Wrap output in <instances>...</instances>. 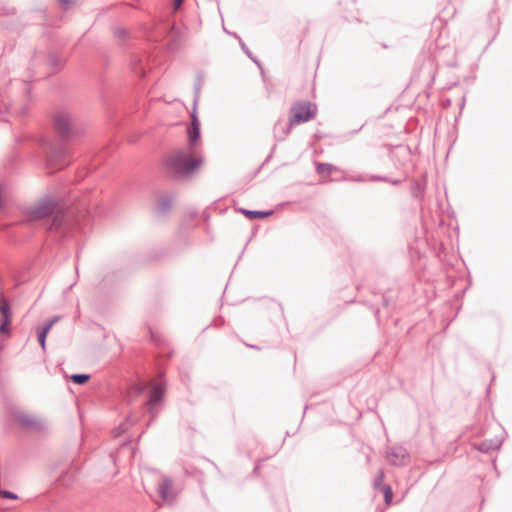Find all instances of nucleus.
I'll return each instance as SVG.
<instances>
[{
    "label": "nucleus",
    "instance_id": "nucleus-1",
    "mask_svg": "<svg viewBox=\"0 0 512 512\" xmlns=\"http://www.w3.org/2000/svg\"><path fill=\"white\" fill-rule=\"evenodd\" d=\"M52 224L49 228L50 233L62 238L76 236L83 230L82 225L77 219H74L71 212H64L59 206V202L54 197H45L29 208L27 212L28 219L31 221L44 219L54 214Z\"/></svg>",
    "mask_w": 512,
    "mask_h": 512
},
{
    "label": "nucleus",
    "instance_id": "nucleus-2",
    "mask_svg": "<svg viewBox=\"0 0 512 512\" xmlns=\"http://www.w3.org/2000/svg\"><path fill=\"white\" fill-rule=\"evenodd\" d=\"M204 163L201 150L182 148L171 152L165 159V171L169 178L175 181L192 179Z\"/></svg>",
    "mask_w": 512,
    "mask_h": 512
},
{
    "label": "nucleus",
    "instance_id": "nucleus-3",
    "mask_svg": "<svg viewBox=\"0 0 512 512\" xmlns=\"http://www.w3.org/2000/svg\"><path fill=\"white\" fill-rule=\"evenodd\" d=\"M317 114V106L310 101H297L290 108L289 126L293 127L313 120Z\"/></svg>",
    "mask_w": 512,
    "mask_h": 512
},
{
    "label": "nucleus",
    "instance_id": "nucleus-4",
    "mask_svg": "<svg viewBox=\"0 0 512 512\" xmlns=\"http://www.w3.org/2000/svg\"><path fill=\"white\" fill-rule=\"evenodd\" d=\"M54 128L58 134L67 139L73 134V117L66 111L61 110L55 113L53 117Z\"/></svg>",
    "mask_w": 512,
    "mask_h": 512
},
{
    "label": "nucleus",
    "instance_id": "nucleus-5",
    "mask_svg": "<svg viewBox=\"0 0 512 512\" xmlns=\"http://www.w3.org/2000/svg\"><path fill=\"white\" fill-rule=\"evenodd\" d=\"M386 459L393 466H407L410 463V454L402 445H392L386 449Z\"/></svg>",
    "mask_w": 512,
    "mask_h": 512
},
{
    "label": "nucleus",
    "instance_id": "nucleus-6",
    "mask_svg": "<svg viewBox=\"0 0 512 512\" xmlns=\"http://www.w3.org/2000/svg\"><path fill=\"white\" fill-rule=\"evenodd\" d=\"M68 163L65 160V151L62 147L52 148L50 147L46 156V166L53 173L55 170H60L67 166Z\"/></svg>",
    "mask_w": 512,
    "mask_h": 512
},
{
    "label": "nucleus",
    "instance_id": "nucleus-7",
    "mask_svg": "<svg viewBox=\"0 0 512 512\" xmlns=\"http://www.w3.org/2000/svg\"><path fill=\"white\" fill-rule=\"evenodd\" d=\"M158 493L163 502L171 503L176 493L173 487V480L168 476H163L161 482L158 485Z\"/></svg>",
    "mask_w": 512,
    "mask_h": 512
},
{
    "label": "nucleus",
    "instance_id": "nucleus-8",
    "mask_svg": "<svg viewBox=\"0 0 512 512\" xmlns=\"http://www.w3.org/2000/svg\"><path fill=\"white\" fill-rule=\"evenodd\" d=\"M164 395V388L161 384L155 385L149 394V400H148V409L149 412L155 416L154 412V406L157 405L163 398Z\"/></svg>",
    "mask_w": 512,
    "mask_h": 512
},
{
    "label": "nucleus",
    "instance_id": "nucleus-9",
    "mask_svg": "<svg viewBox=\"0 0 512 512\" xmlns=\"http://www.w3.org/2000/svg\"><path fill=\"white\" fill-rule=\"evenodd\" d=\"M17 420L20 425L26 429L41 430L43 427L41 421L38 418L24 413L18 414Z\"/></svg>",
    "mask_w": 512,
    "mask_h": 512
},
{
    "label": "nucleus",
    "instance_id": "nucleus-10",
    "mask_svg": "<svg viewBox=\"0 0 512 512\" xmlns=\"http://www.w3.org/2000/svg\"><path fill=\"white\" fill-rule=\"evenodd\" d=\"M200 138V126H190L188 129V145L187 148L193 150H201L202 143Z\"/></svg>",
    "mask_w": 512,
    "mask_h": 512
},
{
    "label": "nucleus",
    "instance_id": "nucleus-11",
    "mask_svg": "<svg viewBox=\"0 0 512 512\" xmlns=\"http://www.w3.org/2000/svg\"><path fill=\"white\" fill-rule=\"evenodd\" d=\"M172 201L173 199L170 195L160 196L156 205L157 212L160 214L167 213L172 207Z\"/></svg>",
    "mask_w": 512,
    "mask_h": 512
},
{
    "label": "nucleus",
    "instance_id": "nucleus-12",
    "mask_svg": "<svg viewBox=\"0 0 512 512\" xmlns=\"http://www.w3.org/2000/svg\"><path fill=\"white\" fill-rule=\"evenodd\" d=\"M338 168L329 163H318L316 165V172L320 176H330L334 171H337Z\"/></svg>",
    "mask_w": 512,
    "mask_h": 512
},
{
    "label": "nucleus",
    "instance_id": "nucleus-13",
    "mask_svg": "<svg viewBox=\"0 0 512 512\" xmlns=\"http://www.w3.org/2000/svg\"><path fill=\"white\" fill-rule=\"evenodd\" d=\"M500 446H501V443L499 441L484 440L479 444L478 450L483 453H489L493 450L499 449Z\"/></svg>",
    "mask_w": 512,
    "mask_h": 512
},
{
    "label": "nucleus",
    "instance_id": "nucleus-14",
    "mask_svg": "<svg viewBox=\"0 0 512 512\" xmlns=\"http://www.w3.org/2000/svg\"><path fill=\"white\" fill-rule=\"evenodd\" d=\"M0 313L2 316V321L11 322L10 305L4 297H1L0 299Z\"/></svg>",
    "mask_w": 512,
    "mask_h": 512
},
{
    "label": "nucleus",
    "instance_id": "nucleus-15",
    "mask_svg": "<svg viewBox=\"0 0 512 512\" xmlns=\"http://www.w3.org/2000/svg\"><path fill=\"white\" fill-rule=\"evenodd\" d=\"M242 213L250 220L256 219V218H265L267 216H270L273 212L272 211H258V210H241Z\"/></svg>",
    "mask_w": 512,
    "mask_h": 512
},
{
    "label": "nucleus",
    "instance_id": "nucleus-16",
    "mask_svg": "<svg viewBox=\"0 0 512 512\" xmlns=\"http://www.w3.org/2000/svg\"><path fill=\"white\" fill-rule=\"evenodd\" d=\"M50 331V325H44L42 329L38 331V341L43 350L46 348V336Z\"/></svg>",
    "mask_w": 512,
    "mask_h": 512
},
{
    "label": "nucleus",
    "instance_id": "nucleus-17",
    "mask_svg": "<svg viewBox=\"0 0 512 512\" xmlns=\"http://www.w3.org/2000/svg\"><path fill=\"white\" fill-rule=\"evenodd\" d=\"M378 490L383 493L385 504L386 505H390L391 502H392V498H393V491H392L391 486L390 485H385V486H382Z\"/></svg>",
    "mask_w": 512,
    "mask_h": 512
},
{
    "label": "nucleus",
    "instance_id": "nucleus-18",
    "mask_svg": "<svg viewBox=\"0 0 512 512\" xmlns=\"http://www.w3.org/2000/svg\"><path fill=\"white\" fill-rule=\"evenodd\" d=\"M385 478V473L382 469H380L377 474H376V477L373 481V488L378 490L380 489L382 486H385L386 484L383 483V480Z\"/></svg>",
    "mask_w": 512,
    "mask_h": 512
},
{
    "label": "nucleus",
    "instance_id": "nucleus-19",
    "mask_svg": "<svg viewBox=\"0 0 512 512\" xmlns=\"http://www.w3.org/2000/svg\"><path fill=\"white\" fill-rule=\"evenodd\" d=\"M90 379V375L88 374H73L71 376V380L73 383L77 385H83Z\"/></svg>",
    "mask_w": 512,
    "mask_h": 512
},
{
    "label": "nucleus",
    "instance_id": "nucleus-20",
    "mask_svg": "<svg viewBox=\"0 0 512 512\" xmlns=\"http://www.w3.org/2000/svg\"><path fill=\"white\" fill-rule=\"evenodd\" d=\"M368 180L370 181H381V182H389L391 183L392 185H398L400 184V180H389L387 177H384V176H376V175H372L368 178Z\"/></svg>",
    "mask_w": 512,
    "mask_h": 512
},
{
    "label": "nucleus",
    "instance_id": "nucleus-21",
    "mask_svg": "<svg viewBox=\"0 0 512 512\" xmlns=\"http://www.w3.org/2000/svg\"><path fill=\"white\" fill-rule=\"evenodd\" d=\"M114 35L120 40H125L127 36V31L124 28H116L114 30Z\"/></svg>",
    "mask_w": 512,
    "mask_h": 512
},
{
    "label": "nucleus",
    "instance_id": "nucleus-22",
    "mask_svg": "<svg viewBox=\"0 0 512 512\" xmlns=\"http://www.w3.org/2000/svg\"><path fill=\"white\" fill-rule=\"evenodd\" d=\"M0 496L8 498V499H17L18 498V496L15 493L6 491V490L0 491Z\"/></svg>",
    "mask_w": 512,
    "mask_h": 512
},
{
    "label": "nucleus",
    "instance_id": "nucleus-23",
    "mask_svg": "<svg viewBox=\"0 0 512 512\" xmlns=\"http://www.w3.org/2000/svg\"><path fill=\"white\" fill-rule=\"evenodd\" d=\"M9 325H10V322H7V321H1L0 323V333H8L9 332Z\"/></svg>",
    "mask_w": 512,
    "mask_h": 512
},
{
    "label": "nucleus",
    "instance_id": "nucleus-24",
    "mask_svg": "<svg viewBox=\"0 0 512 512\" xmlns=\"http://www.w3.org/2000/svg\"><path fill=\"white\" fill-rule=\"evenodd\" d=\"M190 126H200V122L198 120L195 110L191 113V125Z\"/></svg>",
    "mask_w": 512,
    "mask_h": 512
},
{
    "label": "nucleus",
    "instance_id": "nucleus-25",
    "mask_svg": "<svg viewBox=\"0 0 512 512\" xmlns=\"http://www.w3.org/2000/svg\"><path fill=\"white\" fill-rule=\"evenodd\" d=\"M124 431H125L124 425H119V427L117 428V431L115 432V436L120 435Z\"/></svg>",
    "mask_w": 512,
    "mask_h": 512
},
{
    "label": "nucleus",
    "instance_id": "nucleus-26",
    "mask_svg": "<svg viewBox=\"0 0 512 512\" xmlns=\"http://www.w3.org/2000/svg\"><path fill=\"white\" fill-rule=\"evenodd\" d=\"M58 317H55L53 319H51L50 321H48L45 325H50V329L52 328V326L58 321Z\"/></svg>",
    "mask_w": 512,
    "mask_h": 512
},
{
    "label": "nucleus",
    "instance_id": "nucleus-27",
    "mask_svg": "<svg viewBox=\"0 0 512 512\" xmlns=\"http://www.w3.org/2000/svg\"><path fill=\"white\" fill-rule=\"evenodd\" d=\"M134 72L137 73L139 76L143 77L145 75L144 71L142 68H140L139 70L137 69V67H134Z\"/></svg>",
    "mask_w": 512,
    "mask_h": 512
},
{
    "label": "nucleus",
    "instance_id": "nucleus-28",
    "mask_svg": "<svg viewBox=\"0 0 512 512\" xmlns=\"http://www.w3.org/2000/svg\"><path fill=\"white\" fill-rule=\"evenodd\" d=\"M412 193H413V196H414V197H418V196L420 195V190H419V188H418V187L414 188Z\"/></svg>",
    "mask_w": 512,
    "mask_h": 512
},
{
    "label": "nucleus",
    "instance_id": "nucleus-29",
    "mask_svg": "<svg viewBox=\"0 0 512 512\" xmlns=\"http://www.w3.org/2000/svg\"><path fill=\"white\" fill-rule=\"evenodd\" d=\"M240 45H241V48L245 51V53H246L247 55H249V51H248V49H247V47H246L245 43L241 41V42H240Z\"/></svg>",
    "mask_w": 512,
    "mask_h": 512
},
{
    "label": "nucleus",
    "instance_id": "nucleus-30",
    "mask_svg": "<svg viewBox=\"0 0 512 512\" xmlns=\"http://www.w3.org/2000/svg\"><path fill=\"white\" fill-rule=\"evenodd\" d=\"M182 2H183V0H175L174 1L175 8H178L182 4Z\"/></svg>",
    "mask_w": 512,
    "mask_h": 512
},
{
    "label": "nucleus",
    "instance_id": "nucleus-31",
    "mask_svg": "<svg viewBox=\"0 0 512 512\" xmlns=\"http://www.w3.org/2000/svg\"><path fill=\"white\" fill-rule=\"evenodd\" d=\"M61 4L67 5L70 3V0H58Z\"/></svg>",
    "mask_w": 512,
    "mask_h": 512
},
{
    "label": "nucleus",
    "instance_id": "nucleus-32",
    "mask_svg": "<svg viewBox=\"0 0 512 512\" xmlns=\"http://www.w3.org/2000/svg\"><path fill=\"white\" fill-rule=\"evenodd\" d=\"M354 180H355V181H359V182H361V181H365L366 179H364V178H362V177H358V178H354Z\"/></svg>",
    "mask_w": 512,
    "mask_h": 512
},
{
    "label": "nucleus",
    "instance_id": "nucleus-33",
    "mask_svg": "<svg viewBox=\"0 0 512 512\" xmlns=\"http://www.w3.org/2000/svg\"><path fill=\"white\" fill-rule=\"evenodd\" d=\"M388 304H389V303H388V300H387V299H384V300H383V305H384V306H388Z\"/></svg>",
    "mask_w": 512,
    "mask_h": 512
},
{
    "label": "nucleus",
    "instance_id": "nucleus-34",
    "mask_svg": "<svg viewBox=\"0 0 512 512\" xmlns=\"http://www.w3.org/2000/svg\"><path fill=\"white\" fill-rule=\"evenodd\" d=\"M249 347H251V348H255V349H258V347H257V346H254V345H250Z\"/></svg>",
    "mask_w": 512,
    "mask_h": 512
}]
</instances>
